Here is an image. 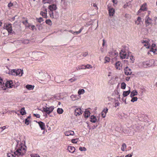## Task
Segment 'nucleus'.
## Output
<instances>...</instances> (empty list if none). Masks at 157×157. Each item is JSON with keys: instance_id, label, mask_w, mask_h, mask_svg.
Here are the masks:
<instances>
[{"instance_id": "f257e3e1", "label": "nucleus", "mask_w": 157, "mask_h": 157, "mask_svg": "<svg viewBox=\"0 0 157 157\" xmlns=\"http://www.w3.org/2000/svg\"><path fill=\"white\" fill-rule=\"evenodd\" d=\"M26 149L27 147L24 144L21 143V142H17L14 152L12 154H7V157H15L16 156L17 157L19 156H22L25 153Z\"/></svg>"}, {"instance_id": "f03ea898", "label": "nucleus", "mask_w": 157, "mask_h": 157, "mask_svg": "<svg viewBox=\"0 0 157 157\" xmlns=\"http://www.w3.org/2000/svg\"><path fill=\"white\" fill-rule=\"evenodd\" d=\"M4 85L2 79L0 78V90H6V88H12L13 86V83L12 80L7 81L5 86Z\"/></svg>"}, {"instance_id": "7ed1b4c3", "label": "nucleus", "mask_w": 157, "mask_h": 157, "mask_svg": "<svg viewBox=\"0 0 157 157\" xmlns=\"http://www.w3.org/2000/svg\"><path fill=\"white\" fill-rule=\"evenodd\" d=\"M9 74L12 75L14 76H21L23 74V72L21 69H13L9 71Z\"/></svg>"}, {"instance_id": "20e7f679", "label": "nucleus", "mask_w": 157, "mask_h": 157, "mask_svg": "<svg viewBox=\"0 0 157 157\" xmlns=\"http://www.w3.org/2000/svg\"><path fill=\"white\" fill-rule=\"evenodd\" d=\"M54 109V107L52 106L49 107L45 106V107H43L42 109H39V110H41L43 112H45L48 114H49L52 112Z\"/></svg>"}, {"instance_id": "39448f33", "label": "nucleus", "mask_w": 157, "mask_h": 157, "mask_svg": "<svg viewBox=\"0 0 157 157\" xmlns=\"http://www.w3.org/2000/svg\"><path fill=\"white\" fill-rule=\"evenodd\" d=\"M153 62V59H151L149 61L143 62L142 63V66L143 67L145 68L150 67L152 66Z\"/></svg>"}, {"instance_id": "423d86ee", "label": "nucleus", "mask_w": 157, "mask_h": 157, "mask_svg": "<svg viewBox=\"0 0 157 157\" xmlns=\"http://www.w3.org/2000/svg\"><path fill=\"white\" fill-rule=\"evenodd\" d=\"M130 53H128L127 54V53L124 49L121 50L120 53V56L121 58L122 59L129 58Z\"/></svg>"}, {"instance_id": "0eeeda50", "label": "nucleus", "mask_w": 157, "mask_h": 157, "mask_svg": "<svg viewBox=\"0 0 157 157\" xmlns=\"http://www.w3.org/2000/svg\"><path fill=\"white\" fill-rule=\"evenodd\" d=\"M11 24H8L5 25L4 28L6 29L9 33H11L12 32V29Z\"/></svg>"}, {"instance_id": "6e6552de", "label": "nucleus", "mask_w": 157, "mask_h": 157, "mask_svg": "<svg viewBox=\"0 0 157 157\" xmlns=\"http://www.w3.org/2000/svg\"><path fill=\"white\" fill-rule=\"evenodd\" d=\"M152 20L151 18H150L148 15L145 18V24L146 26L149 25L152 23Z\"/></svg>"}, {"instance_id": "1a4fd4ad", "label": "nucleus", "mask_w": 157, "mask_h": 157, "mask_svg": "<svg viewBox=\"0 0 157 157\" xmlns=\"http://www.w3.org/2000/svg\"><path fill=\"white\" fill-rule=\"evenodd\" d=\"M83 113V111L80 108H76L75 110V115L77 116L81 115Z\"/></svg>"}, {"instance_id": "9d476101", "label": "nucleus", "mask_w": 157, "mask_h": 157, "mask_svg": "<svg viewBox=\"0 0 157 157\" xmlns=\"http://www.w3.org/2000/svg\"><path fill=\"white\" fill-rule=\"evenodd\" d=\"M124 72L125 74L127 75H131L132 73L131 69L128 67H126L124 68Z\"/></svg>"}, {"instance_id": "9b49d317", "label": "nucleus", "mask_w": 157, "mask_h": 157, "mask_svg": "<svg viewBox=\"0 0 157 157\" xmlns=\"http://www.w3.org/2000/svg\"><path fill=\"white\" fill-rule=\"evenodd\" d=\"M36 122L38 123L40 127L42 130H44L45 129V125L44 122L41 121L38 122L36 121Z\"/></svg>"}, {"instance_id": "f8f14e48", "label": "nucleus", "mask_w": 157, "mask_h": 157, "mask_svg": "<svg viewBox=\"0 0 157 157\" xmlns=\"http://www.w3.org/2000/svg\"><path fill=\"white\" fill-rule=\"evenodd\" d=\"M68 151L71 153H73L75 152V148L74 147L71 146H69L67 149Z\"/></svg>"}, {"instance_id": "ddd939ff", "label": "nucleus", "mask_w": 157, "mask_h": 157, "mask_svg": "<svg viewBox=\"0 0 157 157\" xmlns=\"http://www.w3.org/2000/svg\"><path fill=\"white\" fill-rule=\"evenodd\" d=\"M48 9L50 10H55L57 9L56 6L55 4H53L49 5L48 6Z\"/></svg>"}, {"instance_id": "4468645a", "label": "nucleus", "mask_w": 157, "mask_h": 157, "mask_svg": "<svg viewBox=\"0 0 157 157\" xmlns=\"http://www.w3.org/2000/svg\"><path fill=\"white\" fill-rule=\"evenodd\" d=\"M142 43L144 44V46L147 48H149L150 45L149 44L148 41L146 40H143L142 41Z\"/></svg>"}, {"instance_id": "2eb2a0df", "label": "nucleus", "mask_w": 157, "mask_h": 157, "mask_svg": "<svg viewBox=\"0 0 157 157\" xmlns=\"http://www.w3.org/2000/svg\"><path fill=\"white\" fill-rule=\"evenodd\" d=\"M47 9H45L43 11H41L40 14L44 17L47 18Z\"/></svg>"}, {"instance_id": "dca6fc26", "label": "nucleus", "mask_w": 157, "mask_h": 157, "mask_svg": "<svg viewBox=\"0 0 157 157\" xmlns=\"http://www.w3.org/2000/svg\"><path fill=\"white\" fill-rule=\"evenodd\" d=\"M108 10L109 15L110 16H113L115 12V10L113 8H109Z\"/></svg>"}, {"instance_id": "f3484780", "label": "nucleus", "mask_w": 157, "mask_h": 157, "mask_svg": "<svg viewBox=\"0 0 157 157\" xmlns=\"http://www.w3.org/2000/svg\"><path fill=\"white\" fill-rule=\"evenodd\" d=\"M64 134L66 136H69L70 135H74V132L72 131L69 130L65 132H64Z\"/></svg>"}, {"instance_id": "a211bd4d", "label": "nucleus", "mask_w": 157, "mask_h": 157, "mask_svg": "<svg viewBox=\"0 0 157 157\" xmlns=\"http://www.w3.org/2000/svg\"><path fill=\"white\" fill-rule=\"evenodd\" d=\"M115 67L117 69L120 70L121 68V64L120 62H117L115 63Z\"/></svg>"}, {"instance_id": "6ab92c4d", "label": "nucleus", "mask_w": 157, "mask_h": 157, "mask_svg": "<svg viewBox=\"0 0 157 157\" xmlns=\"http://www.w3.org/2000/svg\"><path fill=\"white\" fill-rule=\"evenodd\" d=\"M71 98L73 101H75L78 99V96L77 95H71L70 96Z\"/></svg>"}, {"instance_id": "aec40b11", "label": "nucleus", "mask_w": 157, "mask_h": 157, "mask_svg": "<svg viewBox=\"0 0 157 157\" xmlns=\"http://www.w3.org/2000/svg\"><path fill=\"white\" fill-rule=\"evenodd\" d=\"M90 121L91 122L93 123H95L97 121V118L94 115L91 116L90 117Z\"/></svg>"}, {"instance_id": "412c9836", "label": "nucleus", "mask_w": 157, "mask_h": 157, "mask_svg": "<svg viewBox=\"0 0 157 157\" xmlns=\"http://www.w3.org/2000/svg\"><path fill=\"white\" fill-rule=\"evenodd\" d=\"M25 87L29 90H31L34 89V85L28 84Z\"/></svg>"}, {"instance_id": "4be33fe9", "label": "nucleus", "mask_w": 157, "mask_h": 157, "mask_svg": "<svg viewBox=\"0 0 157 157\" xmlns=\"http://www.w3.org/2000/svg\"><path fill=\"white\" fill-rule=\"evenodd\" d=\"M137 95V92L136 90H133L132 91L130 94V96L131 97H134L135 96Z\"/></svg>"}, {"instance_id": "5701e85b", "label": "nucleus", "mask_w": 157, "mask_h": 157, "mask_svg": "<svg viewBox=\"0 0 157 157\" xmlns=\"http://www.w3.org/2000/svg\"><path fill=\"white\" fill-rule=\"evenodd\" d=\"M90 114V112L88 110H86L84 115L85 117H88Z\"/></svg>"}, {"instance_id": "b1692460", "label": "nucleus", "mask_w": 157, "mask_h": 157, "mask_svg": "<svg viewBox=\"0 0 157 157\" xmlns=\"http://www.w3.org/2000/svg\"><path fill=\"white\" fill-rule=\"evenodd\" d=\"M131 53H130L129 57L130 58V62L132 63L134 62L135 59L134 58L133 56H132L131 55Z\"/></svg>"}, {"instance_id": "393cba45", "label": "nucleus", "mask_w": 157, "mask_h": 157, "mask_svg": "<svg viewBox=\"0 0 157 157\" xmlns=\"http://www.w3.org/2000/svg\"><path fill=\"white\" fill-rule=\"evenodd\" d=\"M156 45L155 44H152V52H153L155 53L156 52L157 50V48H155Z\"/></svg>"}, {"instance_id": "a878e982", "label": "nucleus", "mask_w": 157, "mask_h": 157, "mask_svg": "<svg viewBox=\"0 0 157 157\" xmlns=\"http://www.w3.org/2000/svg\"><path fill=\"white\" fill-rule=\"evenodd\" d=\"M20 113L21 115H23L26 114V112L25 110V108H22L20 110Z\"/></svg>"}, {"instance_id": "bb28decb", "label": "nucleus", "mask_w": 157, "mask_h": 157, "mask_svg": "<svg viewBox=\"0 0 157 157\" xmlns=\"http://www.w3.org/2000/svg\"><path fill=\"white\" fill-rule=\"evenodd\" d=\"M146 3L144 4L140 8V10H142L143 11H145L146 10Z\"/></svg>"}, {"instance_id": "cd10ccee", "label": "nucleus", "mask_w": 157, "mask_h": 157, "mask_svg": "<svg viewBox=\"0 0 157 157\" xmlns=\"http://www.w3.org/2000/svg\"><path fill=\"white\" fill-rule=\"evenodd\" d=\"M127 146L125 143H123L122 144L121 147V150L122 151H124L126 149Z\"/></svg>"}, {"instance_id": "c85d7f7f", "label": "nucleus", "mask_w": 157, "mask_h": 157, "mask_svg": "<svg viewBox=\"0 0 157 157\" xmlns=\"http://www.w3.org/2000/svg\"><path fill=\"white\" fill-rule=\"evenodd\" d=\"M130 93V90L127 91H124L123 92V95L124 97H126L128 96Z\"/></svg>"}, {"instance_id": "c756f323", "label": "nucleus", "mask_w": 157, "mask_h": 157, "mask_svg": "<svg viewBox=\"0 0 157 157\" xmlns=\"http://www.w3.org/2000/svg\"><path fill=\"white\" fill-rule=\"evenodd\" d=\"M141 21V18L140 17H138L137 18V21H136L135 23L137 25H139Z\"/></svg>"}, {"instance_id": "7c9ffc66", "label": "nucleus", "mask_w": 157, "mask_h": 157, "mask_svg": "<svg viewBox=\"0 0 157 157\" xmlns=\"http://www.w3.org/2000/svg\"><path fill=\"white\" fill-rule=\"evenodd\" d=\"M63 112V110L62 108H58L57 109V112L58 113L62 114Z\"/></svg>"}, {"instance_id": "2f4dec72", "label": "nucleus", "mask_w": 157, "mask_h": 157, "mask_svg": "<svg viewBox=\"0 0 157 157\" xmlns=\"http://www.w3.org/2000/svg\"><path fill=\"white\" fill-rule=\"evenodd\" d=\"M85 93V90L83 89H79L78 91V94L79 95H81Z\"/></svg>"}, {"instance_id": "473e14b6", "label": "nucleus", "mask_w": 157, "mask_h": 157, "mask_svg": "<svg viewBox=\"0 0 157 157\" xmlns=\"http://www.w3.org/2000/svg\"><path fill=\"white\" fill-rule=\"evenodd\" d=\"M126 84L124 82H123L121 83V88L122 89H124L126 88Z\"/></svg>"}, {"instance_id": "72a5a7b5", "label": "nucleus", "mask_w": 157, "mask_h": 157, "mask_svg": "<svg viewBox=\"0 0 157 157\" xmlns=\"http://www.w3.org/2000/svg\"><path fill=\"white\" fill-rule=\"evenodd\" d=\"M83 29V27H82L78 31L74 32H75V34H79L80 33H81V32H82V30Z\"/></svg>"}, {"instance_id": "f704fd0d", "label": "nucleus", "mask_w": 157, "mask_h": 157, "mask_svg": "<svg viewBox=\"0 0 157 157\" xmlns=\"http://www.w3.org/2000/svg\"><path fill=\"white\" fill-rule=\"evenodd\" d=\"M132 98L131 100V102H134L135 101H136L137 100L138 98L136 97H133Z\"/></svg>"}, {"instance_id": "c9c22d12", "label": "nucleus", "mask_w": 157, "mask_h": 157, "mask_svg": "<svg viewBox=\"0 0 157 157\" xmlns=\"http://www.w3.org/2000/svg\"><path fill=\"white\" fill-rule=\"evenodd\" d=\"M46 23L49 25H52V22L51 20L50 19L46 20L45 21Z\"/></svg>"}, {"instance_id": "e433bc0d", "label": "nucleus", "mask_w": 157, "mask_h": 157, "mask_svg": "<svg viewBox=\"0 0 157 157\" xmlns=\"http://www.w3.org/2000/svg\"><path fill=\"white\" fill-rule=\"evenodd\" d=\"M36 20L39 23H40L43 21V18L41 17H39V18H36Z\"/></svg>"}, {"instance_id": "4c0bfd02", "label": "nucleus", "mask_w": 157, "mask_h": 157, "mask_svg": "<svg viewBox=\"0 0 157 157\" xmlns=\"http://www.w3.org/2000/svg\"><path fill=\"white\" fill-rule=\"evenodd\" d=\"M77 79L75 78V77H73L69 80L71 82H72L76 80Z\"/></svg>"}, {"instance_id": "58836bf2", "label": "nucleus", "mask_w": 157, "mask_h": 157, "mask_svg": "<svg viewBox=\"0 0 157 157\" xmlns=\"http://www.w3.org/2000/svg\"><path fill=\"white\" fill-rule=\"evenodd\" d=\"M92 68V67L90 64H87V65H85L84 68H85V69H90V68Z\"/></svg>"}, {"instance_id": "ea45409f", "label": "nucleus", "mask_w": 157, "mask_h": 157, "mask_svg": "<svg viewBox=\"0 0 157 157\" xmlns=\"http://www.w3.org/2000/svg\"><path fill=\"white\" fill-rule=\"evenodd\" d=\"M49 14L50 15V17L51 18H53L54 16H53V11L50 10V11L49 12Z\"/></svg>"}, {"instance_id": "a19ab883", "label": "nucleus", "mask_w": 157, "mask_h": 157, "mask_svg": "<svg viewBox=\"0 0 157 157\" xmlns=\"http://www.w3.org/2000/svg\"><path fill=\"white\" fill-rule=\"evenodd\" d=\"M71 142L73 143H76L78 142V139H73L71 140Z\"/></svg>"}, {"instance_id": "79ce46f5", "label": "nucleus", "mask_w": 157, "mask_h": 157, "mask_svg": "<svg viewBox=\"0 0 157 157\" xmlns=\"http://www.w3.org/2000/svg\"><path fill=\"white\" fill-rule=\"evenodd\" d=\"M110 61V59L108 57H105V61L104 63H105L107 62H109Z\"/></svg>"}, {"instance_id": "37998d69", "label": "nucleus", "mask_w": 157, "mask_h": 157, "mask_svg": "<svg viewBox=\"0 0 157 157\" xmlns=\"http://www.w3.org/2000/svg\"><path fill=\"white\" fill-rule=\"evenodd\" d=\"M79 150L82 151H86V148L85 147H80L79 148Z\"/></svg>"}, {"instance_id": "c03bdc74", "label": "nucleus", "mask_w": 157, "mask_h": 157, "mask_svg": "<svg viewBox=\"0 0 157 157\" xmlns=\"http://www.w3.org/2000/svg\"><path fill=\"white\" fill-rule=\"evenodd\" d=\"M108 109L107 108H105L102 110V113H104L105 114H106L108 111Z\"/></svg>"}, {"instance_id": "a18cd8bd", "label": "nucleus", "mask_w": 157, "mask_h": 157, "mask_svg": "<svg viewBox=\"0 0 157 157\" xmlns=\"http://www.w3.org/2000/svg\"><path fill=\"white\" fill-rule=\"evenodd\" d=\"M29 29H31L32 30H34V29H36V27L34 25H31Z\"/></svg>"}, {"instance_id": "49530a36", "label": "nucleus", "mask_w": 157, "mask_h": 157, "mask_svg": "<svg viewBox=\"0 0 157 157\" xmlns=\"http://www.w3.org/2000/svg\"><path fill=\"white\" fill-rule=\"evenodd\" d=\"M29 121L28 118L26 119L25 121V124L27 125H28L29 124Z\"/></svg>"}, {"instance_id": "de8ad7c7", "label": "nucleus", "mask_w": 157, "mask_h": 157, "mask_svg": "<svg viewBox=\"0 0 157 157\" xmlns=\"http://www.w3.org/2000/svg\"><path fill=\"white\" fill-rule=\"evenodd\" d=\"M22 42L25 44H27L29 43V40H23Z\"/></svg>"}, {"instance_id": "09e8293b", "label": "nucleus", "mask_w": 157, "mask_h": 157, "mask_svg": "<svg viewBox=\"0 0 157 157\" xmlns=\"http://www.w3.org/2000/svg\"><path fill=\"white\" fill-rule=\"evenodd\" d=\"M153 65L157 66V60H155L153 59V62L152 63V65Z\"/></svg>"}, {"instance_id": "8fccbe9b", "label": "nucleus", "mask_w": 157, "mask_h": 157, "mask_svg": "<svg viewBox=\"0 0 157 157\" xmlns=\"http://www.w3.org/2000/svg\"><path fill=\"white\" fill-rule=\"evenodd\" d=\"M31 157H40V156L37 154H33L31 155Z\"/></svg>"}, {"instance_id": "3c124183", "label": "nucleus", "mask_w": 157, "mask_h": 157, "mask_svg": "<svg viewBox=\"0 0 157 157\" xmlns=\"http://www.w3.org/2000/svg\"><path fill=\"white\" fill-rule=\"evenodd\" d=\"M119 104L120 103L118 101H116L115 103V107H116L117 106H119Z\"/></svg>"}, {"instance_id": "603ef678", "label": "nucleus", "mask_w": 157, "mask_h": 157, "mask_svg": "<svg viewBox=\"0 0 157 157\" xmlns=\"http://www.w3.org/2000/svg\"><path fill=\"white\" fill-rule=\"evenodd\" d=\"M13 4L11 2L9 3L8 5V6L9 8H10L13 6Z\"/></svg>"}, {"instance_id": "864d4df0", "label": "nucleus", "mask_w": 157, "mask_h": 157, "mask_svg": "<svg viewBox=\"0 0 157 157\" xmlns=\"http://www.w3.org/2000/svg\"><path fill=\"white\" fill-rule=\"evenodd\" d=\"M88 52H85L83 53L82 56L84 57H86L88 55Z\"/></svg>"}, {"instance_id": "5fc2aeb1", "label": "nucleus", "mask_w": 157, "mask_h": 157, "mask_svg": "<svg viewBox=\"0 0 157 157\" xmlns=\"http://www.w3.org/2000/svg\"><path fill=\"white\" fill-rule=\"evenodd\" d=\"M33 115L34 117H36L37 118H39L40 116L39 114H34Z\"/></svg>"}, {"instance_id": "6e6d98bb", "label": "nucleus", "mask_w": 157, "mask_h": 157, "mask_svg": "<svg viewBox=\"0 0 157 157\" xmlns=\"http://www.w3.org/2000/svg\"><path fill=\"white\" fill-rule=\"evenodd\" d=\"M132 154L127 155L125 156V157H132L133 153H132Z\"/></svg>"}, {"instance_id": "4d7b16f0", "label": "nucleus", "mask_w": 157, "mask_h": 157, "mask_svg": "<svg viewBox=\"0 0 157 157\" xmlns=\"http://www.w3.org/2000/svg\"><path fill=\"white\" fill-rule=\"evenodd\" d=\"M80 68L81 69H85V68H84L85 67V65H82L81 66H80Z\"/></svg>"}, {"instance_id": "13d9d810", "label": "nucleus", "mask_w": 157, "mask_h": 157, "mask_svg": "<svg viewBox=\"0 0 157 157\" xmlns=\"http://www.w3.org/2000/svg\"><path fill=\"white\" fill-rule=\"evenodd\" d=\"M23 23L24 24H25L26 25V26L27 24L28 23V22L27 20H25V21H24L23 22Z\"/></svg>"}, {"instance_id": "bf43d9fd", "label": "nucleus", "mask_w": 157, "mask_h": 157, "mask_svg": "<svg viewBox=\"0 0 157 157\" xmlns=\"http://www.w3.org/2000/svg\"><path fill=\"white\" fill-rule=\"evenodd\" d=\"M102 41H103V43H102V45L103 46H105V43L106 41H105V39H103V40Z\"/></svg>"}, {"instance_id": "052dcab7", "label": "nucleus", "mask_w": 157, "mask_h": 157, "mask_svg": "<svg viewBox=\"0 0 157 157\" xmlns=\"http://www.w3.org/2000/svg\"><path fill=\"white\" fill-rule=\"evenodd\" d=\"M31 26V25L29 24L28 23L27 24L26 26V27L29 28V29L30 28Z\"/></svg>"}, {"instance_id": "680f3d73", "label": "nucleus", "mask_w": 157, "mask_h": 157, "mask_svg": "<svg viewBox=\"0 0 157 157\" xmlns=\"http://www.w3.org/2000/svg\"><path fill=\"white\" fill-rule=\"evenodd\" d=\"M104 113H102V112L101 116L102 117H103V118L105 117L106 116V114H104Z\"/></svg>"}, {"instance_id": "e2e57ef3", "label": "nucleus", "mask_w": 157, "mask_h": 157, "mask_svg": "<svg viewBox=\"0 0 157 157\" xmlns=\"http://www.w3.org/2000/svg\"><path fill=\"white\" fill-rule=\"evenodd\" d=\"M128 6V3H126L123 6V7L124 8H125L126 7H127Z\"/></svg>"}, {"instance_id": "0e129e2a", "label": "nucleus", "mask_w": 157, "mask_h": 157, "mask_svg": "<svg viewBox=\"0 0 157 157\" xmlns=\"http://www.w3.org/2000/svg\"><path fill=\"white\" fill-rule=\"evenodd\" d=\"M112 2L114 4H116L117 3V0H112Z\"/></svg>"}, {"instance_id": "69168bd1", "label": "nucleus", "mask_w": 157, "mask_h": 157, "mask_svg": "<svg viewBox=\"0 0 157 157\" xmlns=\"http://www.w3.org/2000/svg\"><path fill=\"white\" fill-rule=\"evenodd\" d=\"M69 32H70L71 33L73 34H75V32L74 31H73L72 30H70L69 31Z\"/></svg>"}, {"instance_id": "338daca9", "label": "nucleus", "mask_w": 157, "mask_h": 157, "mask_svg": "<svg viewBox=\"0 0 157 157\" xmlns=\"http://www.w3.org/2000/svg\"><path fill=\"white\" fill-rule=\"evenodd\" d=\"M1 128L2 131L6 128V126H4L2 127H1V128Z\"/></svg>"}, {"instance_id": "774afa93", "label": "nucleus", "mask_w": 157, "mask_h": 157, "mask_svg": "<svg viewBox=\"0 0 157 157\" xmlns=\"http://www.w3.org/2000/svg\"><path fill=\"white\" fill-rule=\"evenodd\" d=\"M76 69L77 70H78V71L81 69L80 68V66H78V67H77L76 68Z\"/></svg>"}]
</instances>
